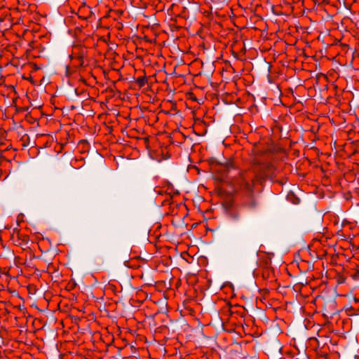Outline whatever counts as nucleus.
Returning <instances> with one entry per match:
<instances>
[{"mask_svg": "<svg viewBox=\"0 0 359 359\" xmlns=\"http://www.w3.org/2000/svg\"><path fill=\"white\" fill-rule=\"evenodd\" d=\"M258 202L255 198V193L252 194L243 195L241 207L248 210H254L257 208Z\"/></svg>", "mask_w": 359, "mask_h": 359, "instance_id": "0eeeda50", "label": "nucleus"}, {"mask_svg": "<svg viewBox=\"0 0 359 359\" xmlns=\"http://www.w3.org/2000/svg\"><path fill=\"white\" fill-rule=\"evenodd\" d=\"M0 159H1H1H4V157H3V156H0Z\"/></svg>", "mask_w": 359, "mask_h": 359, "instance_id": "6ab92c4d", "label": "nucleus"}, {"mask_svg": "<svg viewBox=\"0 0 359 359\" xmlns=\"http://www.w3.org/2000/svg\"><path fill=\"white\" fill-rule=\"evenodd\" d=\"M355 250V251L358 250L359 248H353Z\"/></svg>", "mask_w": 359, "mask_h": 359, "instance_id": "aec40b11", "label": "nucleus"}, {"mask_svg": "<svg viewBox=\"0 0 359 359\" xmlns=\"http://www.w3.org/2000/svg\"><path fill=\"white\" fill-rule=\"evenodd\" d=\"M313 241V243H312V245H317L316 243L318 242L322 245V247H335V244L333 243L326 244L325 243L327 241V238L326 237H324L323 236H321L320 239L314 238Z\"/></svg>", "mask_w": 359, "mask_h": 359, "instance_id": "9d476101", "label": "nucleus"}, {"mask_svg": "<svg viewBox=\"0 0 359 359\" xmlns=\"http://www.w3.org/2000/svg\"><path fill=\"white\" fill-rule=\"evenodd\" d=\"M29 250L26 252L25 260L28 259L31 261L32 259H39L44 261L45 262H50L54 257L55 252L51 251V248H28Z\"/></svg>", "mask_w": 359, "mask_h": 359, "instance_id": "39448f33", "label": "nucleus"}, {"mask_svg": "<svg viewBox=\"0 0 359 359\" xmlns=\"http://www.w3.org/2000/svg\"><path fill=\"white\" fill-rule=\"evenodd\" d=\"M257 264L262 269V278L264 280L274 279V269L271 266L272 259L275 255L272 252L258 250L257 252Z\"/></svg>", "mask_w": 359, "mask_h": 359, "instance_id": "f257e3e1", "label": "nucleus"}, {"mask_svg": "<svg viewBox=\"0 0 359 359\" xmlns=\"http://www.w3.org/2000/svg\"><path fill=\"white\" fill-rule=\"evenodd\" d=\"M358 247H359V245Z\"/></svg>", "mask_w": 359, "mask_h": 359, "instance_id": "412c9836", "label": "nucleus"}, {"mask_svg": "<svg viewBox=\"0 0 359 359\" xmlns=\"http://www.w3.org/2000/svg\"><path fill=\"white\" fill-rule=\"evenodd\" d=\"M229 259L230 260H235V259H237V255H231V256L229 257Z\"/></svg>", "mask_w": 359, "mask_h": 359, "instance_id": "dca6fc26", "label": "nucleus"}, {"mask_svg": "<svg viewBox=\"0 0 359 359\" xmlns=\"http://www.w3.org/2000/svg\"><path fill=\"white\" fill-rule=\"evenodd\" d=\"M129 256V259L123 258L122 260L126 267L133 269L140 267L142 264H144L149 259L151 258L149 255H147L145 257L137 255L135 252H132V249H130Z\"/></svg>", "mask_w": 359, "mask_h": 359, "instance_id": "423d86ee", "label": "nucleus"}, {"mask_svg": "<svg viewBox=\"0 0 359 359\" xmlns=\"http://www.w3.org/2000/svg\"><path fill=\"white\" fill-rule=\"evenodd\" d=\"M180 252L182 258L188 263H191L198 253L196 252V248H187V250L180 251Z\"/></svg>", "mask_w": 359, "mask_h": 359, "instance_id": "1a4fd4ad", "label": "nucleus"}, {"mask_svg": "<svg viewBox=\"0 0 359 359\" xmlns=\"http://www.w3.org/2000/svg\"><path fill=\"white\" fill-rule=\"evenodd\" d=\"M134 82L137 86V87L139 88H142L147 83L148 79H147V77L146 76L145 74H144L143 76H140L135 79Z\"/></svg>", "mask_w": 359, "mask_h": 359, "instance_id": "9b49d317", "label": "nucleus"}, {"mask_svg": "<svg viewBox=\"0 0 359 359\" xmlns=\"http://www.w3.org/2000/svg\"><path fill=\"white\" fill-rule=\"evenodd\" d=\"M297 255L302 262L311 263L323 259L327 252L325 248H300Z\"/></svg>", "mask_w": 359, "mask_h": 359, "instance_id": "7ed1b4c3", "label": "nucleus"}, {"mask_svg": "<svg viewBox=\"0 0 359 359\" xmlns=\"http://www.w3.org/2000/svg\"><path fill=\"white\" fill-rule=\"evenodd\" d=\"M87 56V50L84 48H80L77 53H73L71 58L76 67H81L84 66V58Z\"/></svg>", "mask_w": 359, "mask_h": 359, "instance_id": "6e6552de", "label": "nucleus"}, {"mask_svg": "<svg viewBox=\"0 0 359 359\" xmlns=\"http://www.w3.org/2000/svg\"><path fill=\"white\" fill-rule=\"evenodd\" d=\"M337 259H339V261H342L344 260V259H346V255L344 253H341L339 252H337V254L335 255H332V261H334V262H337Z\"/></svg>", "mask_w": 359, "mask_h": 359, "instance_id": "4468645a", "label": "nucleus"}, {"mask_svg": "<svg viewBox=\"0 0 359 359\" xmlns=\"http://www.w3.org/2000/svg\"><path fill=\"white\" fill-rule=\"evenodd\" d=\"M221 164L224 165L227 170L235 169L236 168L235 162L232 158L226 160L225 163H221Z\"/></svg>", "mask_w": 359, "mask_h": 359, "instance_id": "ddd939ff", "label": "nucleus"}, {"mask_svg": "<svg viewBox=\"0 0 359 359\" xmlns=\"http://www.w3.org/2000/svg\"><path fill=\"white\" fill-rule=\"evenodd\" d=\"M233 218L237 219L239 218V215H233Z\"/></svg>", "mask_w": 359, "mask_h": 359, "instance_id": "f3484780", "label": "nucleus"}, {"mask_svg": "<svg viewBox=\"0 0 359 359\" xmlns=\"http://www.w3.org/2000/svg\"><path fill=\"white\" fill-rule=\"evenodd\" d=\"M266 156H271V154L267 151H264L260 154L256 155L252 160L253 165L259 167V170L265 177H270L271 173L274 169L273 164L268 160L264 159Z\"/></svg>", "mask_w": 359, "mask_h": 359, "instance_id": "20e7f679", "label": "nucleus"}, {"mask_svg": "<svg viewBox=\"0 0 359 359\" xmlns=\"http://www.w3.org/2000/svg\"><path fill=\"white\" fill-rule=\"evenodd\" d=\"M297 202H294V203H299V198H297Z\"/></svg>", "mask_w": 359, "mask_h": 359, "instance_id": "a211bd4d", "label": "nucleus"}, {"mask_svg": "<svg viewBox=\"0 0 359 359\" xmlns=\"http://www.w3.org/2000/svg\"><path fill=\"white\" fill-rule=\"evenodd\" d=\"M345 272L337 273L334 276V279L337 284H343L345 283L346 280V276L344 273Z\"/></svg>", "mask_w": 359, "mask_h": 359, "instance_id": "f8f14e48", "label": "nucleus"}, {"mask_svg": "<svg viewBox=\"0 0 359 359\" xmlns=\"http://www.w3.org/2000/svg\"><path fill=\"white\" fill-rule=\"evenodd\" d=\"M262 177L250 171L242 172L237 180V185L243 195L254 194L256 183L262 181Z\"/></svg>", "mask_w": 359, "mask_h": 359, "instance_id": "f03ea898", "label": "nucleus"}, {"mask_svg": "<svg viewBox=\"0 0 359 359\" xmlns=\"http://www.w3.org/2000/svg\"><path fill=\"white\" fill-rule=\"evenodd\" d=\"M352 278L355 280H359V271H355L353 273L351 274Z\"/></svg>", "mask_w": 359, "mask_h": 359, "instance_id": "2eb2a0df", "label": "nucleus"}]
</instances>
